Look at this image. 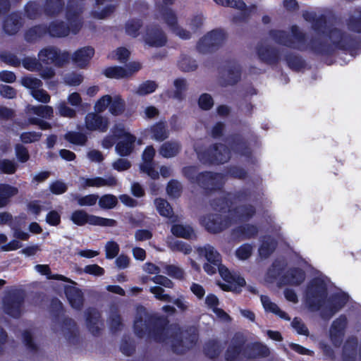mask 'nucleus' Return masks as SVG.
<instances>
[{
  "label": "nucleus",
  "instance_id": "nucleus-26",
  "mask_svg": "<svg viewBox=\"0 0 361 361\" xmlns=\"http://www.w3.org/2000/svg\"><path fill=\"white\" fill-rule=\"evenodd\" d=\"M173 235L183 238H190L194 235L193 229L189 226L182 224H176L171 227Z\"/></svg>",
  "mask_w": 361,
  "mask_h": 361
},
{
  "label": "nucleus",
  "instance_id": "nucleus-30",
  "mask_svg": "<svg viewBox=\"0 0 361 361\" xmlns=\"http://www.w3.org/2000/svg\"><path fill=\"white\" fill-rule=\"evenodd\" d=\"M117 202L116 197L113 195H104L99 199L98 198V204L102 209H112L116 205Z\"/></svg>",
  "mask_w": 361,
  "mask_h": 361
},
{
  "label": "nucleus",
  "instance_id": "nucleus-46",
  "mask_svg": "<svg viewBox=\"0 0 361 361\" xmlns=\"http://www.w3.org/2000/svg\"><path fill=\"white\" fill-rule=\"evenodd\" d=\"M138 312L140 314V317H139V318L137 317L135 319V322H134V327H135V331L136 334L138 336H141L142 331L143 328H145L146 326L145 322L143 321V319L142 317V314L145 315V309L141 307V308L138 309Z\"/></svg>",
  "mask_w": 361,
  "mask_h": 361
},
{
  "label": "nucleus",
  "instance_id": "nucleus-64",
  "mask_svg": "<svg viewBox=\"0 0 361 361\" xmlns=\"http://www.w3.org/2000/svg\"><path fill=\"white\" fill-rule=\"evenodd\" d=\"M16 152L18 159L21 162H25L28 160L29 154L27 149L21 145H17L16 147Z\"/></svg>",
  "mask_w": 361,
  "mask_h": 361
},
{
  "label": "nucleus",
  "instance_id": "nucleus-45",
  "mask_svg": "<svg viewBox=\"0 0 361 361\" xmlns=\"http://www.w3.org/2000/svg\"><path fill=\"white\" fill-rule=\"evenodd\" d=\"M49 189L54 195H61L67 190V185L63 182L56 180L50 184Z\"/></svg>",
  "mask_w": 361,
  "mask_h": 361
},
{
  "label": "nucleus",
  "instance_id": "nucleus-38",
  "mask_svg": "<svg viewBox=\"0 0 361 361\" xmlns=\"http://www.w3.org/2000/svg\"><path fill=\"white\" fill-rule=\"evenodd\" d=\"M35 269L36 271L47 276L49 279H59L62 281H68L65 276L62 275H56V276H51L50 275V269L48 265L47 264H37L35 267Z\"/></svg>",
  "mask_w": 361,
  "mask_h": 361
},
{
  "label": "nucleus",
  "instance_id": "nucleus-3",
  "mask_svg": "<svg viewBox=\"0 0 361 361\" xmlns=\"http://www.w3.org/2000/svg\"><path fill=\"white\" fill-rule=\"evenodd\" d=\"M214 209L220 214H209L201 220L202 225L212 233H218L226 228L231 224V221H245L254 214L252 207H240L235 210L230 209L226 201L216 204Z\"/></svg>",
  "mask_w": 361,
  "mask_h": 361
},
{
  "label": "nucleus",
  "instance_id": "nucleus-50",
  "mask_svg": "<svg viewBox=\"0 0 361 361\" xmlns=\"http://www.w3.org/2000/svg\"><path fill=\"white\" fill-rule=\"evenodd\" d=\"M214 104L212 97L208 94H203L200 97L199 106L202 109H209Z\"/></svg>",
  "mask_w": 361,
  "mask_h": 361
},
{
  "label": "nucleus",
  "instance_id": "nucleus-31",
  "mask_svg": "<svg viewBox=\"0 0 361 361\" xmlns=\"http://www.w3.org/2000/svg\"><path fill=\"white\" fill-rule=\"evenodd\" d=\"M157 85L153 81H147L140 84L137 88L135 93L140 96H145L152 93L157 89Z\"/></svg>",
  "mask_w": 361,
  "mask_h": 361
},
{
  "label": "nucleus",
  "instance_id": "nucleus-36",
  "mask_svg": "<svg viewBox=\"0 0 361 361\" xmlns=\"http://www.w3.org/2000/svg\"><path fill=\"white\" fill-rule=\"evenodd\" d=\"M16 164L9 159H1L0 160V171L4 173L12 174L16 171Z\"/></svg>",
  "mask_w": 361,
  "mask_h": 361
},
{
  "label": "nucleus",
  "instance_id": "nucleus-4",
  "mask_svg": "<svg viewBox=\"0 0 361 361\" xmlns=\"http://www.w3.org/2000/svg\"><path fill=\"white\" fill-rule=\"evenodd\" d=\"M112 133L114 136L119 140L116 145V152L123 157L130 154L133 150L136 137L123 124L115 125Z\"/></svg>",
  "mask_w": 361,
  "mask_h": 361
},
{
  "label": "nucleus",
  "instance_id": "nucleus-11",
  "mask_svg": "<svg viewBox=\"0 0 361 361\" xmlns=\"http://www.w3.org/2000/svg\"><path fill=\"white\" fill-rule=\"evenodd\" d=\"M196 181L202 188L207 190H213L215 188L220 187L223 184L224 176L221 174L205 173L198 175Z\"/></svg>",
  "mask_w": 361,
  "mask_h": 361
},
{
  "label": "nucleus",
  "instance_id": "nucleus-25",
  "mask_svg": "<svg viewBox=\"0 0 361 361\" xmlns=\"http://www.w3.org/2000/svg\"><path fill=\"white\" fill-rule=\"evenodd\" d=\"M276 247V242L271 237H264L259 248V254L261 257H267Z\"/></svg>",
  "mask_w": 361,
  "mask_h": 361
},
{
  "label": "nucleus",
  "instance_id": "nucleus-48",
  "mask_svg": "<svg viewBox=\"0 0 361 361\" xmlns=\"http://www.w3.org/2000/svg\"><path fill=\"white\" fill-rule=\"evenodd\" d=\"M150 292L154 294V297L160 300L170 302L171 298L169 295L164 294L163 288L159 286H154L150 288Z\"/></svg>",
  "mask_w": 361,
  "mask_h": 361
},
{
  "label": "nucleus",
  "instance_id": "nucleus-35",
  "mask_svg": "<svg viewBox=\"0 0 361 361\" xmlns=\"http://www.w3.org/2000/svg\"><path fill=\"white\" fill-rule=\"evenodd\" d=\"M56 109L59 114L63 117L73 118L76 115V111L73 109L69 107L64 102H59Z\"/></svg>",
  "mask_w": 361,
  "mask_h": 361
},
{
  "label": "nucleus",
  "instance_id": "nucleus-22",
  "mask_svg": "<svg viewBox=\"0 0 361 361\" xmlns=\"http://www.w3.org/2000/svg\"><path fill=\"white\" fill-rule=\"evenodd\" d=\"M17 188L9 185H0V208L4 207L8 203L10 197L17 195Z\"/></svg>",
  "mask_w": 361,
  "mask_h": 361
},
{
  "label": "nucleus",
  "instance_id": "nucleus-18",
  "mask_svg": "<svg viewBox=\"0 0 361 361\" xmlns=\"http://www.w3.org/2000/svg\"><path fill=\"white\" fill-rule=\"evenodd\" d=\"M53 108L50 106H27L26 108V114L30 116L35 114L39 117L44 118H50L53 116Z\"/></svg>",
  "mask_w": 361,
  "mask_h": 361
},
{
  "label": "nucleus",
  "instance_id": "nucleus-34",
  "mask_svg": "<svg viewBox=\"0 0 361 361\" xmlns=\"http://www.w3.org/2000/svg\"><path fill=\"white\" fill-rule=\"evenodd\" d=\"M287 283L292 285H299L305 279V274L300 269H295L291 271L288 276Z\"/></svg>",
  "mask_w": 361,
  "mask_h": 361
},
{
  "label": "nucleus",
  "instance_id": "nucleus-17",
  "mask_svg": "<svg viewBox=\"0 0 361 361\" xmlns=\"http://www.w3.org/2000/svg\"><path fill=\"white\" fill-rule=\"evenodd\" d=\"M346 325V319L341 317L334 322L330 329V337L331 341L336 343L343 334V330Z\"/></svg>",
  "mask_w": 361,
  "mask_h": 361
},
{
  "label": "nucleus",
  "instance_id": "nucleus-7",
  "mask_svg": "<svg viewBox=\"0 0 361 361\" xmlns=\"http://www.w3.org/2000/svg\"><path fill=\"white\" fill-rule=\"evenodd\" d=\"M154 155V148L152 146H147L142 153V163L140 165V171L147 174L152 179L159 178V173L155 170L153 163Z\"/></svg>",
  "mask_w": 361,
  "mask_h": 361
},
{
  "label": "nucleus",
  "instance_id": "nucleus-47",
  "mask_svg": "<svg viewBox=\"0 0 361 361\" xmlns=\"http://www.w3.org/2000/svg\"><path fill=\"white\" fill-rule=\"evenodd\" d=\"M130 56V51L123 47L118 48L112 54L111 58L119 61L120 62L126 61Z\"/></svg>",
  "mask_w": 361,
  "mask_h": 361
},
{
  "label": "nucleus",
  "instance_id": "nucleus-20",
  "mask_svg": "<svg viewBox=\"0 0 361 361\" xmlns=\"http://www.w3.org/2000/svg\"><path fill=\"white\" fill-rule=\"evenodd\" d=\"M66 294L68 300L73 308H80L82 304L81 292L74 286H68L66 288Z\"/></svg>",
  "mask_w": 361,
  "mask_h": 361
},
{
  "label": "nucleus",
  "instance_id": "nucleus-63",
  "mask_svg": "<svg viewBox=\"0 0 361 361\" xmlns=\"http://www.w3.org/2000/svg\"><path fill=\"white\" fill-rule=\"evenodd\" d=\"M174 86L176 87V92L173 97L180 99L181 97V92L184 90L186 87V82L183 79H177L174 81Z\"/></svg>",
  "mask_w": 361,
  "mask_h": 361
},
{
  "label": "nucleus",
  "instance_id": "nucleus-39",
  "mask_svg": "<svg viewBox=\"0 0 361 361\" xmlns=\"http://www.w3.org/2000/svg\"><path fill=\"white\" fill-rule=\"evenodd\" d=\"M170 248L173 251L181 252L185 255L189 254L192 249L191 247L180 240H176L174 242L169 243Z\"/></svg>",
  "mask_w": 361,
  "mask_h": 361
},
{
  "label": "nucleus",
  "instance_id": "nucleus-53",
  "mask_svg": "<svg viewBox=\"0 0 361 361\" xmlns=\"http://www.w3.org/2000/svg\"><path fill=\"white\" fill-rule=\"evenodd\" d=\"M83 80V77L80 74L71 73L66 76L65 82L66 84L73 86L79 85Z\"/></svg>",
  "mask_w": 361,
  "mask_h": 361
},
{
  "label": "nucleus",
  "instance_id": "nucleus-6",
  "mask_svg": "<svg viewBox=\"0 0 361 361\" xmlns=\"http://www.w3.org/2000/svg\"><path fill=\"white\" fill-rule=\"evenodd\" d=\"M71 219L78 226H82L85 224L102 227H114L116 226V221L113 219H106L89 214L83 210L73 212L71 216Z\"/></svg>",
  "mask_w": 361,
  "mask_h": 361
},
{
  "label": "nucleus",
  "instance_id": "nucleus-40",
  "mask_svg": "<svg viewBox=\"0 0 361 361\" xmlns=\"http://www.w3.org/2000/svg\"><path fill=\"white\" fill-rule=\"evenodd\" d=\"M76 200L80 206H93L98 201V195L91 194L85 196L77 197Z\"/></svg>",
  "mask_w": 361,
  "mask_h": 361
},
{
  "label": "nucleus",
  "instance_id": "nucleus-1",
  "mask_svg": "<svg viewBox=\"0 0 361 361\" xmlns=\"http://www.w3.org/2000/svg\"><path fill=\"white\" fill-rule=\"evenodd\" d=\"M326 284L324 279H316L308 286L305 294L306 305L311 311H321L324 319H329L346 303L348 295L338 293L327 298Z\"/></svg>",
  "mask_w": 361,
  "mask_h": 361
},
{
  "label": "nucleus",
  "instance_id": "nucleus-2",
  "mask_svg": "<svg viewBox=\"0 0 361 361\" xmlns=\"http://www.w3.org/2000/svg\"><path fill=\"white\" fill-rule=\"evenodd\" d=\"M200 257H204L207 263L203 266L204 270L208 274H214L218 269L221 278L227 283L219 284L224 290L238 292L239 289L245 285V281L236 273H231L224 265L221 264V256L219 253L211 245H207L197 249Z\"/></svg>",
  "mask_w": 361,
  "mask_h": 361
},
{
  "label": "nucleus",
  "instance_id": "nucleus-42",
  "mask_svg": "<svg viewBox=\"0 0 361 361\" xmlns=\"http://www.w3.org/2000/svg\"><path fill=\"white\" fill-rule=\"evenodd\" d=\"M252 252V247L249 244H244L236 250L235 254L238 259L245 260L251 255Z\"/></svg>",
  "mask_w": 361,
  "mask_h": 361
},
{
  "label": "nucleus",
  "instance_id": "nucleus-43",
  "mask_svg": "<svg viewBox=\"0 0 361 361\" xmlns=\"http://www.w3.org/2000/svg\"><path fill=\"white\" fill-rule=\"evenodd\" d=\"M31 95L37 101L42 103H48L50 101L49 94L43 89L37 88L31 92Z\"/></svg>",
  "mask_w": 361,
  "mask_h": 361
},
{
  "label": "nucleus",
  "instance_id": "nucleus-28",
  "mask_svg": "<svg viewBox=\"0 0 361 361\" xmlns=\"http://www.w3.org/2000/svg\"><path fill=\"white\" fill-rule=\"evenodd\" d=\"M104 74L110 78L121 79L128 77V73L125 68L113 66L106 68Z\"/></svg>",
  "mask_w": 361,
  "mask_h": 361
},
{
  "label": "nucleus",
  "instance_id": "nucleus-61",
  "mask_svg": "<svg viewBox=\"0 0 361 361\" xmlns=\"http://www.w3.org/2000/svg\"><path fill=\"white\" fill-rule=\"evenodd\" d=\"M293 328L299 334L307 335L308 330L307 327L298 318H295L291 323Z\"/></svg>",
  "mask_w": 361,
  "mask_h": 361
},
{
  "label": "nucleus",
  "instance_id": "nucleus-54",
  "mask_svg": "<svg viewBox=\"0 0 361 361\" xmlns=\"http://www.w3.org/2000/svg\"><path fill=\"white\" fill-rule=\"evenodd\" d=\"M0 94L6 99H13L16 96V91L11 86L0 85Z\"/></svg>",
  "mask_w": 361,
  "mask_h": 361
},
{
  "label": "nucleus",
  "instance_id": "nucleus-55",
  "mask_svg": "<svg viewBox=\"0 0 361 361\" xmlns=\"http://www.w3.org/2000/svg\"><path fill=\"white\" fill-rule=\"evenodd\" d=\"M46 221L51 226H57L61 222V216L56 211H51L46 216Z\"/></svg>",
  "mask_w": 361,
  "mask_h": 361
},
{
  "label": "nucleus",
  "instance_id": "nucleus-8",
  "mask_svg": "<svg viewBox=\"0 0 361 361\" xmlns=\"http://www.w3.org/2000/svg\"><path fill=\"white\" fill-rule=\"evenodd\" d=\"M159 18L162 19L170 27L172 32H173L180 38L183 39L190 38V33L178 26L177 18L174 13L171 9L167 8H164L161 12V16Z\"/></svg>",
  "mask_w": 361,
  "mask_h": 361
},
{
  "label": "nucleus",
  "instance_id": "nucleus-62",
  "mask_svg": "<svg viewBox=\"0 0 361 361\" xmlns=\"http://www.w3.org/2000/svg\"><path fill=\"white\" fill-rule=\"evenodd\" d=\"M4 28L7 33L13 35L18 31L19 25L11 18L6 20Z\"/></svg>",
  "mask_w": 361,
  "mask_h": 361
},
{
  "label": "nucleus",
  "instance_id": "nucleus-14",
  "mask_svg": "<svg viewBox=\"0 0 361 361\" xmlns=\"http://www.w3.org/2000/svg\"><path fill=\"white\" fill-rule=\"evenodd\" d=\"M94 54V50L90 47H85L78 49L72 56L73 61L79 67L87 66Z\"/></svg>",
  "mask_w": 361,
  "mask_h": 361
},
{
  "label": "nucleus",
  "instance_id": "nucleus-49",
  "mask_svg": "<svg viewBox=\"0 0 361 361\" xmlns=\"http://www.w3.org/2000/svg\"><path fill=\"white\" fill-rule=\"evenodd\" d=\"M141 27L140 22L139 20H131L126 24V32L128 35L132 37H136L137 35V31Z\"/></svg>",
  "mask_w": 361,
  "mask_h": 361
},
{
  "label": "nucleus",
  "instance_id": "nucleus-58",
  "mask_svg": "<svg viewBox=\"0 0 361 361\" xmlns=\"http://www.w3.org/2000/svg\"><path fill=\"white\" fill-rule=\"evenodd\" d=\"M216 4L223 6L236 7L238 8H244V3L241 0H214Z\"/></svg>",
  "mask_w": 361,
  "mask_h": 361
},
{
  "label": "nucleus",
  "instance_id": "nucleus-16",
  "mask_svg": "<svg viewBox=\"0 0 361 361\" xmlns=\"http://www.w3.org/2000/svg\"><path fill=\"white\" fill-rule=\"evenodd\" d=\"M155 207L159 214L171 220V222L178 221V216L173 215V210L169 204L163 199H156L154 200Z\"/></svg>",
  "mask_w": 361,
  "mask_h": 361
},
{
  "label": "nucleus",
  "instance_id": "nucleus-5",
  "mask_svg": "<svg viewBox=\"0 0 361 361\" xmlns=\"http://www.w3.org/2000/svg\"><path fill=\"white\" fill-rule=\"evenodd\" d=\"M94 108L97 113H102L108 108L111 115L117 116L125 111L126 102L119 94H106L96 102Z\"/></svg>",
  "mask_w": 361,
  "mask_h": 361
},
{
  "label": "nucleus",
  "instance_id": "nucleus-15",
  "mask_svg": "<svg viewBox=\"0 0 361 361\" xmlns=\"http://www.w3.org/2000/svg\"><path fill=\"white\" fill-rule=\"evenodd\" d=\"M209 158L211 162L221 164L226 162L230 158V151L224 145H219L215 146L209 152Z\"/></svg>",
  "mask_w": 361,
  "mask_h": 361
},
{
  "label": "nucleus",
  "instance_id": "nucleus-13",
  "mask_svg": "<svg viewBox=\"0 0 361 361\" xmlns=\"http://www.w3.org/2000/svg\"><path fill=\"white\" fill-rule=\"evenodd\" d=\"M144 40L149 46L162 47L166 42V37L159 27H152L147 29Z\"/></svg>",
  "mask_w": 361,
  "mask_h": 361
},
{
  "label": "nucleus",
  "instance_id": "nucleus-37",
  "mask_svg": "<svg viewBox=\"0 0 361 361\" xmlns=\"http://www.w3.org/2000/svg\"><path fill=\"white\" fill-rule=\"evenodd\" d=\"M105 252L107 259L114 258L119 252L118 244L113 240L108 241L105 245Z\"/></svg>",
  "mask_w": 361,
  "mask_h": 361
},
{
  "label": "nucleus",
  "instance_id": "nucleus-56",
  "mask_svg": "<svg viewBox=\"0 0 361 361\" xmlns=\"http://www.w3.org/2000/svg\"><path fill=\"white\" fill-rule=\"evenodd\" d=\"M41 135V133L35 132L24 133L20 135V139L25 143H30L38 140Z\"/></svg>",
  "mask_w": 361,
  "mask_h": 361
},
{
  "label": "nucleus",
  "instance_id": "nucleus-51",
  "mask_svg": "<svg viewBox=\"0 0 361 361\" xmlns=\"http://www.w3.org/2000/svg\"><path fill=\"white\" fill-rule=\"evenodd\" d=\"M23 66L25 68L30 71L39 70L40 64L36 61L35 59L25 58L23 60Z\"/></svg>",
  "mask_w": 361,
  "mask_h": 361
},
{
  "label": "nucleus",
  "instance_id": "nucleus-52",
  "mask_svg": "<svg viewBox=\"0 0 361 361\" xmlns=\"http://www.w3.org/2000/svg\"><path fill=\"white\" fill-rule=\"evenodd\" d=\"M84 272L96 276H102L104 274V269L97 264H90L84 267Z\"/></svg>",
  "mask_w": 361,
  "mask_h": 361
},
{
  "label": "nucleus",
  "instance_id": "nucleus-9",
  "mask_svg": "<svg viewBox=\"0 0 361 361\" xmlns=\"http://www.w3.org/2000/svg\"><path fill=\"white\" fill-rule=\"evenodd\" d=\"M39 58L46 63H53L56 66H61L68 59L66 52L59 53L54 47L45 48L39 53Z\"/></svg>",
  "mask_w": 361,
  "mask_h": 361
},
{
  "label": "nucleus",
  "instance_id": "nucleus-44",
  "mask_svg": "<svg viewBox=\"0 0 361 361\" xmlns=\"http://www.w3.org/2000/svg\"><path fill=\"white\" fill-rule=\"evenodd\" d=\"M181 188V185L178 182L171 180L169 183L166 190L169 195L176 197L180 195Z\"/></svg>",
  "mask_w": 361,
  "mask_h": 361
},
{
  "label": "nucleus",
  "instance_id": "nucleus-59",
  "mask_svg": "<svg viewBox=\"0 0 361 361\" xmlns=\"http://www.w3.org/2000/svg\"><path fill=\"white\" fill-rule=\"evenodd\" d=\"M130 166V162L124 159H118L113 163V168L118 171L127 170Z\"/></svg>",
  "mask_w": 361,
  "mask_h": 361
},
{
  "label": "nucleus",
  "instance_id": "nucleus-41",
  "mask_svg": "<svg viewBox=\"0 0 361 361\" xmlns=\"http://www.w3.org/2000/svg\"><path fill=\"white\" fill-rule=\"evenodd\" d=\"M164 269L166 270V274L171 277L178 279H180L183 277V270L179 267L175 265H165Z\"/></svg>",
  "mask_w": 361,
  "mask_h": 361
},
{
  "label": "nucleus",
  "instance_id": "nucleus-60",
  "mask_svg": "<svg viewBox=\"0 0 361 361\" xmlns=\"http://www.w3.org/2000/svg\"><path fill=\"white\" fill-rule=\"evenodd\" d=\"M152 281L157 284L163 286L166 288H171L173 286L172 281L167 277L162 275H156L152 279Z\"/></svg>",
  "mask_w": 361,
  "mask_h": 361
},
{
  "label": "nucleus",
  "instance_id": "nucleus-32",
  "mask_svg": "<svg viewBox=\"0 0 361 361\" xmlns=\"http://www.w3.org/2000/svg\"><path fill=\"white\" fill-rule=\"evenodd\" d=\"M20 83L25 87L30 90V92L34 90L41 87L42 85V82L39 79L31 76L23 78Z\"/></svg>",
  "mask_w": 361,
  "mask_h": 361
},
{
  "label": "nucleus",
  "instance_id": "nucleus-29",
  "mask_svg": "<svg viewBox=\"0 0 361 361\" xmlns=\"http://www.w3.org/2000/svg\"><path fill=\"white\" fill-rule=\"evenodd\" d=\"M49 32L54 37H65L69 35L70 29L63 23H54L49 25Z\"/></svg>",
  "mask_w": 361,
  "mask_h": 361
},
{
  "label": "nucleus",
  "instance_id": "nucleus-12",
  "mask_svg": "<svg viewBox=\"0 0 361 361\" xmlns=\"http://www.w3.org/2000/svg\"><path fill=\"white\" fill-rule=\"evenodd\" d=\"M80 183L83 188L87 187H113L117 184L116 178L113 176H108L106 178L102 177H92L80 178Z\"/></svg>",
  "mask_w": 361,
  "mask_h": 361
},
{
  "label": "nucleus",
  "instance_id": "nucleus-57",
  "mask_svg": "<svg viewBox=\"0 0 361 361\" xmlns=\"http://www.w3.org/2000/svg\"><path fill=\"white\" fill-rule=\"evenodd\" d=\"M13 221L14 219L10 213L7 212H0V226L8 225L13 228Z\"/></svg>",
  "mask_w": 361,
  "mask_h": 361
},
{
  "label": "nucleus",
  "instance_id": "nucleus-24",
  "mask_svg": "<svg viewBox=\"0 0 361 361\" xmlns=\"http://www.w3.org/2000/svg\"><path fill=\"white\" fill-rule=\"evenodd\" d=\"M217 32H212L205 35L198 43L197 49L201 52L207 51L212 47L217 44Z\"/></svg>",
  "mask_w": 361,
  "mask_h": 361
},
{
  "label": "nucleus",
  "instance_id": "nucleus-27",
  "mask_svg": "<svg viewBox=\"0 0 361 361\" xmlns=\"http://www.w3.org/2000/svg\"><path fill=\"white\" fill-rule=\"evenodd\" d=\"M151 131L152 133V138L157 141L164 140L169 137V131L166 128V126L162 122L152 126Z\"/></svg>",
  "mask_w": 361,
  "mask_h": 361
},
{
  "label": "nucleus",
  "instance_id": "nucleus-10",
  "mask_svg": "<svg viewBox=\"0 0 361 361\" xmlns=\"http://www.w3.org/2000/svg\"><path fill=\"white\" fill-rule=\"evenodd\" d=\"M85 128L89 130L105 132L109 127V119L95 113H89L85 116Z\"/></svg>",
  "mask_w": 361,
  "mask_h": 361
},
{
  "label": "nucleus",
  "instance_id": "nucleus-21",
  "mask_svg": "<svg viewBox=\"0 0 361 361\" xmlns=\"http://www.w3.org/2000/svg\"><path fill=\"white\" fill-rule=\"evenodd\" d=\"M261 302L266 312H272L281 319L290 320V317L287 315V314L285 312L281 310L279 307L275 303L272 302L267 296L262 295Z\"/></svg>",
  "mask_w": 361,
  "mask_h": 361
},
{
  "label": "nucleus",
  "instance_id": "nucleus-19",
  "mask_svg": "<svg viewBox=\"0 0 361 361\" xmlns=\"http://www.w3.org/2000/svg\"><path fill=\"white\" fill-rule=\"evenodd\" d=\"M180 150V145L178 142H166L160 147L159 154L165 158H171L176 156Z\"/></svg>",
  "mask_w": 361,
  "mask_h": 361
},
{
  "label": "nucleus",
  "instance_id": "nucleus-33",
  "mask_svg": "<svg viewBox=\"0 0 361 361\" xmlns=\"http://www.w3.org/2000/svg\"><path fill=\"white\" fill-rule=\"evenodd\" d=\"M64 137L69 142L78 145H84L87 141V137L85 135L74 132L67 133Z\"/></svg>",
  "mask_w": 361,
  "mask_h": 361
},
{
  "label": "nucleus",
  "instance_id": "nucleus-23",
  "mask_svg": "<svg viewBox=\"0 0 361 361\" xmlns=\"http://www.w3.org/2000/svg\"><path fill=\"white\" fill-rule=\"evenodd\" d=\"M205 302L206 305L213 310V312L219 318L223 320L228 319V315L223 310L217 307L219 305V300L214 295H208L206 298Z\"/></svg>",
  "mask_w": 361,
  "mask_h": 361
}]
</instances>
